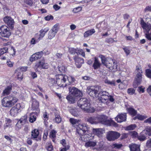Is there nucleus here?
Instances as JSON below:
<instances>
[{
	"mask_svg": "<svg viewBox=\"0 0 151 151\" xmlns=\"http://www.w3.org/2000/svg\"><path fill=\"white\" fill-rule=\"evenodd\" d=\"M88 129L85 124H79L76 129L77 133L80 136L79 139L82 141H85V138H88L89 135L86 134Z\"/></svg>",
	"mask_w": 151,
	"mask_h": 151,
	"instance_id": "obj_1",
	"label": "nucleus"
},
{
	"mask_svg": "<svg viewBox=\"0 0 151 151\" xmlns=\"http://www.w3.org/2000/svg\"><path fill=\"white\" fill-rule=\"evenodd\" d=\"M17 99L15 96H9L3 98L2 101L3 106L6 107H10L17 102Z\"/></svg>",
	"mask_w": 151,
	"mask_h": 151,
	"instance_id": "obj_2",
	"label": "nucleus"
},
{
	"mask_svg": "<svg viewBox=\"0 0 151 151\" xmlns=\"http://www.w3.org/2000/svg\"><path fill=\"white\" fill-rule=\"evenodd\" d=\"M97 121L98 123L108 126L117 127V124L113 121L107 119L106 116L104 115H98L97 116Z\"/></svg>",
	"mask_w": 151,
	"mask_h": 151,
	"instance_id": "obj_3",
	"label": "nucleus"
},
{
	"mask_svg": "<svg viewBox=\"0 0 151 151\" xmlns=\"http://www.w3.org/2000/svg\"><path fill=\"white\" fill-rule=\"evenodd\" d=\"M142 69L141 66L139 65H137L135 70L136 76L133 85L134 88H136L140 83L142 80Z\"/></svg>",
	"mask_w": 151,
	"mask_h": 151,
	"instance_id": "obj_4",
	"label": "nucleus"
},
{
	"mask_svg": "<svg viewBox=\"0 0 151 151\" xmlns=\"http://www.w3.org/2000/svg\"><path fill=\"white\" fill-rule=\"evenodd\" d=\"M99 57L101 59L102 63L107 68L111 70L116 68V64L114 62L111 60L109 61H108L106 58L103 55H100Z\"/></svg>",
	"mask_w": 151,
	"mask_h": 151,
	"instance_id": "obj_5",
	"label": "nucleus"
},
{
	"mask_svg": "<svg viewBox=\"0 0 151 151\" xmlns=\"http://www.w3.org/2000/svg\"><path fill=\"white\" fill-rule=\"evenodd\" d=\"M99 90V96H100L99 98V101L107 104V102L109 101V93L106 91L102 90L100 87Z\"/></svg>",
	"mask_w": 151,
	"mask_h": 151,
	"instance_id": "obj_6",
	"label": "nucleus"
},
{
	"mask_svg": "<svg viewBox=\"0 0 151 151\" xmlns=\"http://www.w3.org/2000/svg\"><path fill=\"white\" fill-rule=\"evenodd\" d=\"M99 90H100V87L92 86L87 88V92L91 96L97 97H99Z\"/></svg>",
	"mask_w": 151,
	"mask_h": 151,
	"instance_id": "obj_7",
	"label": "nucleus"
},
{
	"mask_svg": "<svg viewBox=\"0 0 151 151\" xmlns=\"http://www.w3.org/2000/svg\"><path fill=\"white\" fill-rule=\"evenodd\" d=\"M56 83L58 86L60 87H65L66 84L64 86V84L67 81V76L65 75L59 74L56 76Z\"/></svg>",
	"mask_w": 151,
	"mask_h": 151,
	"instance_id": "obj_8",
	"label": "nucleus"
},
{
	"mask_svg": "<svg viewBox=\"0 0 151 151\" xmlns=\"http://www.w3.org/2000/svg\"><path fill=\"white\" fill-rule=\"evenodd\" d=\"M141 25L143 29L145 30L144 32H145V37L148 40L147 36L151 37V24H147L143 21H141Z\"/></svg>",
	"mask_w": 151,
	"mask_h": 151,
	"instance_id": "obj_9",
	"label": "nucleus"
},
{
	"mask_svg": "<svg viewBox=\"0 0 151 151\" xmlns=\"http://www.w3.org/2000/svg\"><path fill=\"white\" fill-rule=\"evenodd\" d=\"M0 35L2 37H8L11 35L9 28L5 25L0 27Z\"/></svg>",
	"mask_w": 151,
	"mask_h": 151,
	"instance_id": "obj_10",
	"label": "nucleus"
},
{
	"mask_svg": "<svg viewBox=\"0 0 151 151\" xmlns=\"http://www.w3.org/2000/svg\"><path fill=\"white\" fill-rule=\"evenodd\" d=\"M120 134L117 132L109 131L106 135V138L109 141H113L117 139L120 136Z\"/></svg>",
	"mask_w": 151,
	"mask_h": 151,
	"instance_id": "obj_11",
	"label": "nucleus"
},
{
	"mask_svg": "<svg viewBox=\"0 0 151 151\" xmlns=\"http://www.w3.org/2000/svg\"><path fill=\"white\" fill-rule=\"evenodd\" d=\"M69 92L70 94L75 97L81 96L82 93L81 91L77 88L74 87L69 88Z\"/></svg>",
	"mask_w": 151,
	"mask_h": 151,
	"instance_id": "obj_12",
	"label": "nucleus"
},
{
	"mask_svg": "<svg viewBox=\"0 0 151 151\" xmlns=\"http://www.w3.org/2000/svg\"><path fill=\"white\" fill-rule=\"evenodd\" d=\"M39 102L35 99H32V109L33 110L35 111L34 113L35 114H37L40 112V109L39 108Z\"/></svg>",
	"mask_w": 151,
	"mask_h": 151,
	"instance_id": "obj_13",
	"label": "nucleus"
},
{
	"mask_svg": "<svg viewBox=\"0 0 151 151\" xmlns=\"http://www.w3.org/2000/svg\"><path fill=\"white\" fill-rule=\"evenodd\" d=\"M90 106V104L88 101L80 108L87 112L93 113L95 111V109L93 107H91Z\"/></svg>",
	"mask_w": 151,
	"mask_h": 151,
	"instance_id": "obj_14",
	"label": "nucleus"
},
{
	"mask_svg": "<svg viewBox=\"0 0 151 151\" xmlns=\"http://www.w3.org/2000/svg\"><path fill=\"white\" fill-rule=\"evenodd\" d=\"M58 30V28L57 25H55L49 31L48 34V38L50 40L53 38L55 36Z\"/></svg>",
	"mask_w": 151,
	"mask_h": 151,
	"instance_id": "obj_15",
	"label": "nucleus"
},
{
	"mask_svg": "<svg viewBox=\"0 0 151 151\" xmlns=\"http://www.w3.org/2000/svg\"><path fill=\"white\" fill-rule=\"evenodd\" d=\"M115 119L119 123L125 122L127 119L126 114L124 113L120 114L115 118Z\"/></svg>",
	"mask_w": 151,
	"mask_h": 151,
	"instance_id": "obj_16",
	"label": "nucleus"
},
{
	"mask_svg": "<svg viewBox=\"0 0 151 151\" xmlns=\"http://www.w3.org/2000/svg\"><path fill=\"white\" fill-rule=\"evenodd\" d=\"M39 132L38 130L35 129L31 132V139L38 141L41 139V138L38 137Z\"/></svg>",
	"mask_w": 151,
	"mask_h": 151,
	"instance_id": "obj_17",
	"label": "nucleus"
},
{
	"mask_svg": "<svg viewBox=\"0 0 151 151\" xmlns=\"http://www.w3.org/2000/svg\"><path fill=\"white\" fill-rule=\"evenodd\" d=\"M39 67L42 68L44 69H47L48 68V63L45 62L44 60H42L36 64L35 68L37 69Z\"/></svg>",
	"mask_w": 151,
	"mask_h": 151,
	"instance_id": "obj_18",
	"label": "nucleus"
},
{
	"mask_svg": "<svg viewBox=\"0 0 151 151\" xmlns=\"http://www.w3.org/2000/svg\"><path fill=\"white\" fill-rule=\"evenodd\" d=\"M4 22L12 28L13 27L14 23V19L9 17H6L4 18Z\"/></svg>",
	"mask_w": 151,
	"mask_h": 151,
	"instance_id": "obj_19",
	"label": "nucleus"
},
{
	"mask_svg": "<svg viewBox=\"0 0 151 151\" xmlns=\"http://www.w3.org/2000/svg\"><path fill=\"white\" fill-rule=\"evenodd\" d=\"M74 59L75 60V64L78 68H80L82 64L84 63V60L82 58L75 57Z\"/></svg>",
	"mask_w": 151,
	"mask_h": 151,
	"instance_id": "obj_20",
	"label": "nucleus"
},
{
	"mask_svg": "<svg viewBox=\"0 0 151 151\" xmlns=\"http://www.w3.org/2000/svg\"><path fill=\"white\" fill-rule=\"evenodd\" d=\"M93 131L94 134L100 137H101L104 130L102 128H96L93 129Z\"/></svg>",
	"mask_w": 151,
	"mask_h": 151,
	"instance_id": "obj_21",
	"label": "nucleus"
},
{
	"mask_svg": "<svg viewBox=\"0 0 151 151\" xmlns=\"http://www.w3.org/2000/svg\"><path fill=\"white\" fill-rule=\"evenodd\" d=\"M129 147L130 151H141L140 145L135 144H132L129 145Z\"/></svg>",
	"mask_w": 151,
	"mask_h": 151,
	"instance_id": "obj_22",
	"label": "nucleus"
},
{
	"mask_svg": "<svg viewBox=\"0 0 151 151\" xmlns=\"http://www.w3.org/2000/svg\"><path fill=\"white\" fill-rule=\"evenodd\" d=\"M49 29L47 28H45L43 29H42L39 31L40 34L39 37H37V39L40 40L43 38L44 36L45 33L48 31Z\"/></svg>",
	"mask_w": 151,
	"mask_h": 151,
	"instance_id": "obj_23",
	"label": "nucleus"
},
{
	"mask_svg": "<svg viewBox=\"0 0 151 151\" xmlns=\"http://www.w3.org/2000/svg\"><path fill=\"white\" fill-rule=\"evenodd\" d=\"M104 145V142L103 141L100 142L97 146V147L94 149L98 151H101L103 150L105 148Z\"/></svg>",
	"mask_w": 151,
	"mask_h": 151,
	"instance_id": "obj_24",
	"label": "nucleus"
},
{
	"mask_svg": "<svg viewBox=\"0 0 151 151\" xmlns=\"http://www.w3.org/2000/svg\"><path fill=\"white\" fill-rule=\"evenodd\" d=\"M12 89V87L11 86H7L3 91L2 95L3 96H5L9 95L10 94Z\"/></svg>",
	"mask_w": 151,
	"mask_h": 151,
	"instance_id": "obj_25",
	"label": "nucleus"
},
{
	"mask_svg": "<svg viewBox=\"0 0 151 151\" xmlns=\"http://www.w3.org/2000/svg\"><path fill=\"white\" fill-rule=\"evenodd\" d=\"M88 101V99L85 98H81L78 101L77 104L78 106L80 107L81 106L83 105L84 104L86 103Z\"/></svg>",
	"mask_w": 151,
	"mask_h": 151,
	"instance_id": "obj_26",
	"label": "nucleus"
},
{
	"mask_svg": "<svg viewBox=\"0 0 151 151\" xmlns=\"http://www.w3.org/2000/svg\"><path fill=\"white\" fill-rule=\"evenodd\" d=\"M75 97L70 94L66 97V99L69 103L73 104L75 103L76 101Z\"/></svg>",
	"mask_w": 151,
	"mask_h": 151,
	"instance_id": "obj_27",
	"label": "nucleus"
},
{
	"mask_svg": "<svg viewBox=\"0 0 151 151\" xmlns=\"http://www.w3.org/2000/svg\"><path fill=\"white\" fill-rule=\"evenodd\" d=\"M101 64L98 60V58L95 57L93 65V67L94 69H96L99 68Z\"/></svg>",
	"mask_w": 151,
	"mask_h": 151,
	"instance_id": "obj_28",
	"label": "nucleus"
},
{
	"mask_svg": "<svg viewBox=\"0 0 151 151\" xmlns=\"http://www.w3.org/2000/svg\"><path fill=\"white\" fill-rule=\"evenodd\" d=\"M95 32L94 29H92L86 31L84 34L83 35L85 37H87L91 35Z\"/></svg>",
	"mask_w": 151,
	"mask_h": 151,
	"instance_id": "obj_29",
	"label": "nucleus"
},
{
	"mask_svg": "<svg viewBox=\"0 0 151 151\" xmlns=\"http://www.w3.org/2000/svg\"><path fill=\"white\" fill-rule=\"evenodd\" d=\"M110 146L112 149L119 150L122 147L123 145L121 144L114 143L111 144Z\"/></svg>",
	"mask_w": 151,
	"mask_h": 151,
	"instance_id": "obj_30",
	"label": "nucleus"
},
{
	"mask_svg": "<svg viewBox=\"0 0 151 151\" xmlns=\"http://www.w3.org/2000/svg\"><path fill=\"white\" fill-rule=\"evenodd\" d=\"M88 121L91 124H97L98 123L97 121V116L96 117H91L88 119Z\"/></svg>",
	"mask_w": 151,
	"mask_h": 151,
	"instance_id": "obj_31",
	"label": "nucleus"
},
{
	"mask_svg": "<svg viewBox=\"0 0 151 151\" xmlns=\"http://www.w3.org/2000/svg\"><path fill=\"white\" fill-rule=\"evenodd\" d=\"M19 109L15 107L12 108L10 110V113L11 115L14 116H16L18 112Z\"/></svg>",
	"mask_w": 151,
	"mask_h": 151,
	"instance_id": "obj_32",
	"label": "nucleus"
},
{
	"mask_svg": "<svg viewBox=\"0 0 151 151\" xmlns=\"http://www.w3.org/2000/svg\"><path fill=\"white\" fill-rule=\"evenodd\" d=\"M96 144V142H93L91 141H89L86 142L85 144V146L86 147H88L95 146Z\"/></svg>",
	"mask_w": 151,
	"mask_h": 151,
	"instance_id": "obj_33",
	"label": "nucleus"
},
{
	"mask_svg": "<svg viewBox=\"0 0 151 151\" xmlns=\"http://www.w3.org/2000/svg\"><path fill=\"white\" fill-rule=\"evenodd\" d=\"M145 133L149 136H151V127L149 126L146 127L145 129L142 132V133Z\"/></svg>",
	"mask_w": 151,
	"mask_h": 151,
	"instance_id": "obj_34",
	"label": "nucleus"
},
{
	"mask_svg": "<svg viewBox=\"0 0 151 151\" xmlns=\"http://www.w3.org/2000/svg\"><path fill=\"white\" fill-rule=\"evenodd\" d=\"M127 110L130 114L132 116H135L137 114V111L132 108H129L127 109Z\"/></svg>",
	"mask_w": 151,
	"mask_h": 151,
	"instance_id": "obj_35",
	"label": "nucleus"
},
{
	"mask_svg": "<svg viewBox=\"0 0 151 151\" xmlns=\"http://www.w3.org/2000/svg\"><path fill=\"white\" fill-rule=\"evenodd\" d=\"M55 118L54 119V121L58 123H60L61 121V119L59 113L57 112L56 113L55 112Z\"/></svg>",
	"mask_w": 151,
	"mask_h": 151,
	"instance_id": "obj_36",
	"label": "nucleus"
},
{
	"mask_svg": "<svg viewBox=\"0 0 151 151\" xmlns=\"http://www.w3.org/2000/svg\"><path fill=\"white\" fill-rule=\"evenodd\" d=\"M60 143L66 149H69L70 148L69 145H67L65 139H63L60 141Z\"/></svg>",
	"mask_w": 151,
	"mask_h": 151,
	"instance_id": "obj_37",
	"label": "nucleus"
},
{
	"mask_svg": "<svg viewBox=\"0 0 151 151\" xmlns=\"http://www.w3.org/2000/svg\"><path fill=\"white\" fill-rule=\"evenodd\" d=\"M136 127L135 124H131L125 127V129L126 130H134Z\"/></svg>",
	"mask_w": 151,
	"mask_h": 151,
	"instance_id": "obj_38",
	"label": "nucleus"
},
{
	"mask_svg": "<svg viewBox=\"0 0 151 151\" xmlns=\"http://www.w3.org/2000/svg\"><path fill=\"white\" fill-rule=\"evenodd\" d=\"M104 81V83L106 84H107L109 85H113L114 86H115L116 85L115 82L114 81H110L106 78H105Z\"/></svg>",
	"mask_w": 151,
	"mask_h": 151,
	"instance_id": "obj_39",
	"label": "nucleus"
},
{
	"mask_svg": "<svg viewBox=\"0 0 151 151\" xmlns=\"http://www.w3.org/2000/svg\"><path fill=\"white\" fill-rule=\"evenodd\" d=\"M23 125L24 124H22L21 122L19 120L15 125V128L17 130H18L21 128Z\"/></svg>",
	"mask_w": 151,
	"mask_h": 151,
	"instance_id": "obj_40",
	"label": "nucleus"
},
{
	"mask_svg": "<svg viewBox=\"0 0 151 151\" xmlns=\"http://www.w3.org/2000/svg\"><path fill=\"white\" fill-rule=\"evenodd\" d=\"M125 82H126L125 81ZM127 86V85L125 84V81H123L119 85V88L121 89L126 88Z\"/></svg>",
	"mask_w": 151,
	"mask_h": 151,
	"instance_id": "obj_41",
	"label": "nucleus"
},
{
	"mask_svg": "<svg viewBox=\"0 0 151 151\" xmlns=\"http://www.w3.org/2000/svg\"><path fill=\"white\" fill-rule=\"evenodd\" d=\"M34 113H30V117L29 119V121L30 122L32 123L35 121L36 119V117L35 116L33 115Z\"/></svg>",
	"mask_w": 151,
	"mask_h": 151,
	"instance_id": "obj_42",
	"label": "nucleus"
},
{
	"mask_svg": "<svg viewBox=\"0 0 151 151\" xmlns=\"http://www.w3.org/2000/svg\"><path fill=\"white\" fill-rule=\"evenodd\" d=\"M8 52V47H5L0 50V56Z\"/></svg>",
	"mask_w": 151,
	"mask_h": 151,
	"instance_id": "obj_43",
	"label": "nucleus"
},
{
	"mask_svg": "<svg viewBox=\"0 0 151 151\" xmlns=\"http://www.w3.org/2000/svg\"><path fill=\"white\" fill-rule=\"evenodd\" d=\"M27 116L25 115L19 119V121L22 124H24L27 120Z\"/></svg>",
	"mask_w": 151,
	"mask_h": 151,
	"instance_id": "obj_44",
	"label": "nucleus"
},
{
	"mask_svg": "<svg viewBox=\"0 0 151 151\" xmlns=\"http://www.w3.org/2000/svg\"><path fill=\"white\" fill-rule=\"evenodd\" d=\"M137 119L140 120L142 121L147 117L146 115H142L140 114L137 115Z\"/></svg>",
	"mask_w": 151,
	"mask_h": 151,
	"instance_id": "obj_45",
	"label": "nucleus"
},
{
	"mask_svg": "<svg viewBox=\"0 0 151 151\" xmlns=\"http://www.w3.org/2000/svg\"><path fill=\"white\" fill-rule=\"evenodd\" d=\"M70 121L72 124H75L77 123L78 124L80 120L72 118L70 119Z\"/></svg>",
	"mask_w": 151,
	"mask_h": 151,
	"instance_id": "obj_46",
	"label": "nucleus"
},
{
	"mask_svg": "<svg viewBox=\"0 0 151 151\" xmlns=\"http://www.w3.org/2000/svg\"><path fill=\"white\" fill-rule=\"evenodd\" d=\"M76 53L78 55H81L83 57L85 56V53L82 49H76Z\"/></svg>",
	"mask_w": 151,
	"mask_h": 151,
	"instance_id": "obj_47",
	"label": "nucleus"
},
{
	"mask_svg": "<svg viewBox=\"0 0 151 151\" xmlns=\"http://www.w3.org/2000/svg\"><path fill=\"white\" fill-rule=\"evenodd\" d=\"M38 60L40 59L42 56L43 54V52L41 51L35 53Z\"/></svg>",
	"mask_w": 151,
	"mask_h": 151,
	"instance_id": "obj_48",
	"label": "nucleus"
},
{
	"mask_svg": "<svg viewBox=\"0 0 151 151\" xmlns=\"http://www.w3.org/2000/svg\"><path fill=\"white\" fill-rule=\"evenodd\" d=\"M67 79L69 83V84H71L73 82L75 81V78L72 76H67Z\"/></svg>",
	"mask_w": 151,
	"mask_h": 151,
	"instance_id": "obj_49",
	"label": "nucleus"
},
{
	"mask_svg": "<svg viewBox=\"0 0 151 151\" xmlns=\"http://www.w3.org/2000/svg\"><path fill=\"white\" fill-rule=\"evenodd\" d=\"M146 76L149 78H151V69H147L145 70Z\"/></svg>",
	"mask_w": 151,
	"mask_h": 151,
	"instance_id": "obj_50",
	"label": "nucleus"
},
{
	"mask_svg": "<svg viewBox=\"0 0 151 151\" xmlns=\"http://www.w3.org/2000/svg\"><path fill=\"white\" fill-rule=\"evenodd\" d=\"M56 133L55 130H52L50 133V137L51 138H54L56 137Z\"/></svg>",
	"mask_w": 151,
	"mask_h": 151,
	"instance_id": "obj_51",
	"label": "nucleus"
},
{
	"mask_svg": "<svg viewBox=\"0 0 151 151\" xmlns=\"http://www.w3.org/2000/svg\"><path fill=\"white\" fill-rule=\"evenodd\" d=\"M37 57L34 54L30 57L29 58V60L31 62H33L35 61L36 60H38L37 58Z\"/></svg>",
	"mask_w": 151,
	"mask_h": 151,
	"instance_id": "obj_52",
	"label": "nucleus"
},
{
	"mask_svg": "<svg viewBox=\"0 0 151 151\" xmlns=\"http://www.w3.org/2000/svg\"><path fill=\"white\" fill-rule=\"evenodd\" d=\"M135 91L133 88H129L127 90V93L130 95H133L135 93Z\"/></svg>",
	"mask_w": 151,
	"mask_h": 151,
	"instance_id": "obj_53",
	"label": "nucleus"
},
{
	"mask_svg": "<svg viewBox=\"0 0 151 151\" xmlns=\"http://www.w3.org/2000/svg\"><path fill=\"white\" fill-rule=\"evenodd\" d=\"M27 67H20L19 68L17 69L18 71H21V72L23 71H27Z\"/></svg>",
	"mask_w": 151,
	"mask_h": 151,
	"instance_id": "obj_54",
	"label": "nucleus"
},
{
	"mask_svg": "<svg viewBox=\"0 0 151 151\" xmlns=\"http://www.w3.org/2000/svg\"><path fill=\"white\" fill-rule=\"evenodd\" d=\"M8 52L10 53L14 52V54H15V52L14 48L13 47L10 46L8 47Z\"/></svg>",
	"mask_w": 151,
	"mask_h": 151,
	"instance_id": "obj_55",
	"label": "nucleus"
},
{
	"mask_svg": "<svg viewBox=\"0 0 151 151\" xmlns=\"http://www.w3.org/2000/svg\"><path fill=\"white\" fill-rule=\"evenodd\" d=\"M143 133H142L141 132V135L138 137V139L140 141H143L145 140L146 139V137L144 135H143Z\"/></svg>",
	"mask_w": 151,
	"mask_h": 151,
	"instance_id": "obj_56",
	"label": "nucleus"
},
{
	"mask_svg": "<svg viewBox=\"0 0 151 151\" xmlns=\"http://www.w3.org/2000/svg\"><path fill=\"white\" fill-rule=\"evenodd\" d=\"M59 71L60 72H63L65 71V68L64 66L63 65H61L60 66H58V67Z\"/></svg>",
	"mask_w": 151,
	"mask_h": 151,
	"instance_id": "obj_57",
	"label": "nucleus"
},
{
	"mask_svg": "<svg viewBox=\"0 0 151 151\" xmlns=\"http://www.w3.org/2000/svg\"><path fill=\"white\" fill-rule=\"evenodd\" d=\"M23 72H18L17 75L18 78L20 80H22L23 78Z\"/></svg>",
	"mask_w": 151,
	"mask_h": 151,
	"instance_id": "obj_58",
	"label": "nucleus"
},
{
	"mask_svg": "<svg viewBox=\"0 0 151 151\" xmlns=\"http://www.w3.org/2000/svg\"><path fill=\"white\" fill-rule=\"evenodd\" d=\"M123 49L124 50V52H125L127 56L129 55L130 52V50L128 49V48L127 47H125L123 48Z\"/></svg>",
	"mask_w": 151,
	"mask_h": 151,
	"instance_id": "obj_59",
	"label": "nucleus"
},
{
	"mask_svg": "<svg viewBox=\"0 0 151 151\" xmlns=\"http://www.w3.org/2000/svg\"><path fill=\"white\" fill-rule=\"evenodd\" d=\"M146 146L148 148H151V138L147 140Z\"/></svg>",
	"mask_w": 151,
	"mask_h": 151,
	"instance_id": "obj_60",
	"label": "nucleus"
},
{
	"mask_svg": "<svg viewBox=\"0 0 151 151\" xmlns=\"http://www.w3.org/2000/svg\"><path fill=\"white\" fill-rule=\"evenodd\" d=\"M47 145L48 147L47 148V149L48 151H52L53 150L52 146L50 143H48Z\"/></svg>",
	"mask_w": 151,
	"mask_h": 151,
	"instance_id": "obj_61",
	"label": "nucleus"
},
{
	"mask_svg": "<svg viewBox=\"0 0 151 151\" xmlns=\"http://www.w3.org/2000/svg\"><path fill=\"white\" fill-rule=\"evenodd\" d=\"M26 3L27 4L30 6H32L33 4L32 0H26Z\"/></svg>",
	"mask_w": 151,
	"mask_h": 151,
	"instance_id": "obj_62",
	"label": "nucleus"
},
{
	"mask_svg": "<svg viewBox=\"0 0 151 151\" xmlns=\"http://www.w3.org/2000/svg\"><path fill=\"white\" fill-rule=\"evenodd\" d=\"M144 11L145 12H151V6H146L144 10Z\"/></svg>",
	"mask_w": 151,
	"mask_h": 151,
	"instance_id": "obj_63",
	"label": "nucleus"
},
{
	"mask_svg": "<svg viewBox=\"0 0 151 151\" xmlns=\"http://www.w3.org/2000/svg\"><path fill=\"white\" fill-rule=\"evenodd\" d=\"M76 49L72 48L70 49V53L72 54H74L76 53Z\"/></svg>",
	"mask_w": 151,
	"mask_h": 151,
	"instance_id": "obj_64",
	"label": "nucleus"
}]
</instances>
